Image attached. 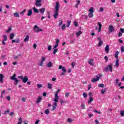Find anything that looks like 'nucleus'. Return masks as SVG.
Masks as SVG:
<instances>
[{"label": "nucleus", "instance_id": "cd10ccee", "mask_svg": "<svg viewBox=\"0 0 124 124\" xmlns=\"http://www.w3.org/2000/svg\"><path fill=\"white\" fill-rule=\"evenodd\" d=\"M13 38H14V33H12L10 35V39H11V40H12Z\"/></svg>", "mask_w": 124, "mask_h": 124}, {"label": "nucleus", "instance_id": "412c9836", "mask_svg": "<svg viewBox=\"0 0 124 124\" xmlns=\"http://www.w3.org/2000/svg\"><path fill=\"white\" fill-rule=\"evenodd\" d=\"M92 101H93V97H92V96H90V99L88 101V103L89 104H91V103H92Z\"/></svg>", "mask_w": 124, "mask_h": 124}, {"label": "nucleus", "instance_id": "37998d69", "mask_svg": "<svg viewBox=\"0 0 124 124\" xmlns=\"http://www.w3.org/2000/svg\"><path fill=\"white\" fill-rule=\"evenodd\" d=\"M74 24L75 27H78V22H77V21H75L74 22Z\"/></svg>", "mask_w": 124, "mask_h": 124}, {"label": "nucleus", "instance_id": "473e14b6", "mask_svg": "<svg viewBox=\"0 0 124 124\" xmlns=\"http://www.w3.org/2000/svg\"><path fill=\"white\" fill-rule=\"evenodd\" d=\"M65 24H63L62 26V31H65Z\"/></svg>", "mask_w": 124, "mask_h": 124}, {"label": "nucleus", "instance_id": "9b49d317", "mask_svg": "<svg viewBox=\"0 0 124 124\" xmlns=\"http://www.w3.org/2000/svg\"><path fill=\"white\" fill-rule=\"evenodd\" d=\"M42 100V97H41V96H39L38 98H37V100L36 101V103L37 104H39L40 102H41V101Z\"/></svg>", "mask_w": 124, "mask_h": 124}, {"label": "nucleus", "instance_id": "aec40b11", "mask_svg": "<svg viewBox=\"0 0 124 124\" xmlns=\"http://www.w3.org/2000/svg\"><path fill=\"white\" fill-rule=\"evenodd\" d=\"M46 66L47 67H52L53 66V63L51 62H49L47 63Z\"/></svg>", "mask_w": 124, "mask_h": 124}, {"label": "nucleus", "instance_id": "72a5a7b5", "mask_svg": "<svg viewBox=\"0 0 124 124\" xmlns=\"http://www.w3.org/2000/svg\"><path fill=\"white\" fill-rule=\"evenodd\" d=\"M120 64L119 63V59H117L115 62V66H119Z\"/></svg>", "mask_w": 124, "mask_h": 124}, {"label": "nucleus", "instance_id": "4d7b16f0", "mask_svg": "<svg viewBox=\"0 0 124 124\" xmlns=\"http://www.w3.org/2000/svg\"><path fill=\"white\" fill-rule=\"evenodd\" d=\"M47 15H48V19H50V18H51V16H50V12H47Z\"/></svg>", "mask_w": 124, "mask_h": 124}, {"label": "nucleus", "instance_id": "4c0bfd02", "mask_svg": "<svg viewBox=\"0 0 124 124\" xmlns=\"http://www.w3.org/2000/svg\"><path fill=\"white\" fill-rule=\"evenodd\" d=\"M11 30H12V29L11 27H9L8 30L6 31V32H7V33H9V32H10V31H11Z\"/></svg>", "mask_w": 124, "mask_h": 124}, {"label": "nucleus", "instance_id": "58836bf2", "mask_svg": "<svg viewBox=\"0 0 124 124\" xmlns=\"http://www.w3.org/2000/svg\"><path fill=\"white\" fill-rule=\"evenodd\" d=\"M98 87H99V88H104V84H103L102 83H100V84H98Z\"/></svg>", "mask_w": 124, "mask_h": 124}, {"label": "nucleus", "instance_id": "dca6fc26", "mask_svg": "<svg viewBox=\"0 0 124 124\" xmlns=\"http://www.w3.org/2000/svg\"><path fill=\"white\" fill-rule=\"evenodd\" d=\"M59 69H62L63 72H66V68H65V67H62V65L59 66Z\"/></svg>", "mask_w": 124, "mask_h": 124}, {"label": "nucleus", "instance_id": "f03ea898", "mask_svg": "<svg viewBox=\"0 0 124 124\" xmlns=\"http://www.w3.org/2000/svg\"><path fill=\"white\" fill-rule=\"evenodd\" d=\"M11 80L15 81V85H17L19 84V80L16 78V74H14L13 76L10 77Z\"/></svg>", "mask_w": 124, "mask_h": 124}, {"label": "nucleus", "instance_id": "39448f33", "mask_svg": "<svg viewBox=\"0 0 124 124\" xmlns=\"http://www.w3.org/2000/svg\"><path fill=\"white\" fill-rule=\"evenodd\" d=\"M89 11L90 12L89 15H88V16L89 17V18H93V7H91L89 10Z\"/></svg>", "mask_w": 124, "mask_h": 124}, {"label": "nucleus", "instance_id": "79ce46f5", "mask_svg": "<svg viewBox=\"0 0 124 124\" xmlns=\"http://www.w3.org/2000/svg\"><path fill=\"white\" fill-rule=\"evenodd\" d=\"M21 54H18L17 56H15L14 57V59H15V60H17V59H18V58H19V57H21Z\"/></svg>", "mask_w": 124, "mask_h": 124}, {"label": "nucleus", "instance_id": "5fc2aeb1", "mask_svg": "<svg viewBox=\"0 0 124 124\" xmlns=\"http://www.w3.org/2000/svg\"><path fill=\"white\" fill-rule=\"evenodd\" d=\"M20 42L19 39H16V43H19Z\"/></svg>", "mask_w": 124, "mask_h": 124}, {"label": "nucleus", "instance_id": "bb28decb", "mask_svg": "<svg viewBox=\"0 0 124 124\" xmlns=\"http://www.w3.org/2000/svg\"><path fill=\"white\" fill-rule=\"evenodd\" d=\"M14 16H15V17H20V14L18 12L14 13Z\"/></svg>", "mask_w": 124, "mask_h": 124}, {"label": "nucleus", "instance_id": "a878e982", "mask_svg": "<svg viewBox=\"0 0 124 124\" xmlns=\"http://www.w3.org/2000/svg\"><path fill=\"white\" fill-rule=\"evenodd\" d=\"M32 9L34 12H35V13H39V11H38V10L36 8H35V7H33L32 8Z\"/></svg>", "mask_w": 124, "mask_h": 124}, {"label": "nucleus", "instance_id": "6e6552de", "mask_svg": "<svg viewBox=\"0 0 124 124\" xmlns=\"http://www.w3.org/2000/svg\"><path fill=\"white\" fill-rule=\"evenodd\" d=\"M46 60V57H42L41 58V61L40 62V63L39 64V66H43V63H44V62Z\"/></svg>", "mask_w": 124, "mask_h": 124}, {"label": "nucleus", "instance_id": "1a4fd4ad", "mask_svg": "<svg viewBox=\"0 0 124 124\" xmlns=\"http://www.w3.org/2000/svg\"><path fill=\"white\" fill-rule=\"evenodd\" d=\"M95 77L96 78H93L91 80V82L92 83H94L95 82L99 81V79H100V77H99V76H95Z\"/></svg>", "mask_w": 124, "mask_h": 124}, {"label": "nucleus", "instance_id": "e433bc0d", "mask_svg": "<svg viewBox=\"0 0 124 124\" xmlns=\"http://www.w3.org/2000/svg\"><path fill=\"white\" fill-rule=\"evenodd\" d=\"M19 121L18 123V124H22V123L23 122V120H22V118L20 117L19 118Z\"/></svg>", "mask_w": 124, "mask_h": 124}, {"label": "nucleus", "instance_id": "5701e85b", "mask_svg": "<svg viewBox=\"0 0 124 124\" xmlns=\"http://www.w3.org/2000/svg\"><path fill=\"white\" fill-rule=\"evenodd\" d=\"M119 54H120V52H119L118 51H117L115 53V57L117 60H119V56H118Z\"/></svg>", "mask_w": 124, "mask_h": 124}, {"label": "nucleus", "instance_id": "f257e3e1", "mask_svg": "<svg viewBox=\"0 0 124 124\" xmlns=\"http://www.w3.org/2000/svg\"><path fill=\"white\" fill-rule=\"evenodd\" d=\"M60 7H61L60 2L59 1H57L55 6V11L54 12L55 14L53 15V17H54L55 19H57L59 16V10H60Z\"/></svg>", "mask_w": 124, "mask_h": 124}, {"label": "nucleus", "instance_id": "864d4df0", "mask_svg": "<svg viewBox=\"0 0 124 124\" xmlns=\"http://www.w3.org/2000/svg\"><path fill=\"white\" fill-rule=\"evenodd\" d=\"M67 122H68V123H72V120L71 119L68 118V119H67Z\"/></svg>", "mask_w": 124, "mask_h": 124}, {"label": "nucleus", "instance_id": "7c9ffc66", "mask_svg": "<svg viewBox=\"0 0 124 124\" xmlns=\"http://www.w3.org/2000/svg\"><path fill=\"white\" fill-rule=\"evenodd\" d=\"M102 44H103V41H99V43L98 44V47H100V46H101V45H102Z\"/></svg>", "mask_w": 124, "mask_h": 124}, {"label": "nucleus", "instance_id": "de8ad7c7", "mask_svg": "<svg viewBox=\"0 0 124 124\" xmlns=\"http://www.w3.org/2000/svg\"><path fill=\"white\" fill-rule=\"evenodd\" d=\"M81 108L82 109H85V104H82L81 105Z\"/></svg>", "mask_w": 124, "mask_h": 124}, {"label": "nucleus", "instance_id": "ddd939ff", "mask_svg": "<svg viewBox=\"0 0 124 124\" xmlns=\"http://www.w3.org/2000/svg\"><path fill=\"white\" fill-rule=\"evenodd\" d=\"M110 50V47H109V45H107L105 48V51L106 52L107 54L109 53V51Z\"/></svg>", "mask_w": 124, "mask_h": 124}, {"label": "nucleus", "instance_id": "f8f14e48", "mask_svg": "<svg viewBox=\"0 0 124 124\" xmlns=\"http://www.w3.org/2000/svg\"><path fill=\"white\" fill-rule=\"evenodd\" d=\"M56 45L54 46V49H56V48L59 46V43H60V40L59 39H56Z\"/></svg>", "mask_w": 124, "mask_h": 124}, {"label": "nucleus", "instance_id": "ea45409f", "mask_svg": "<svg viewBox=\"0 0 124 124\" xmlns=\"http://www.w3.org/2000/svg\"><path fill=\"white\" fill-rule=\"evenodd\" d=\"M59 51V49L58 48H55L54 51H53V54L54 55H56V53Z\"/></svg>", "mask_w": 124, "mask_h": 124}, {"label": "nucleus", "instance_id": "774afa93", "mask_svg": "<svg viewBox=\"0 0 124 124\" xmlns=\"http://www.w3.org/2000/svg\"><path fill=\"white\" fill-rule=\"evenodd\" d=\"M120 31L122 32V33H124V29L123 28L120 29Z\"/></svg>", "mask_w": 124, "mask_h": 124}, {"label": "nucleus", "instance_id": "a211bd4d", "mask_svg": "<svg viewBox=\"0 0 124 124\" xmlns=\"http://www.w3.org/2000/svg\"><path fill=\"white\" fill-rule=\"evenodd\" d=\"M93 59H91L89 61L88 63H89V64H90V65H92L93 66L94 65V64H93Z\"/></svg>", "mask_w": 124, "mask_h": 124}, {"label": "nucleus", "instance_id": "69168bd1", "mask_svg": "<svg viewBox=\"0 0 124 124\" xmlns=\"http://www.w3.org/2000/svg\"><path fill=\"white\" fill-rule=\"evenodd\" d=\"M121 52H122L123 53H124V46H122L121 47Z\"/></svg>", "mask_w": 124, "mask_h": 124}, {"label": "nucleus", "instance_id": "49530a36", "mask_svg": "<svg viewBox=\"0 0 124 124\" xmlns=\"http://www.w3.org/2000/svg\"><path fill=\"white\" fill-rule=\"evenodd\" d=\"M47 50H48V51H51V50H52V46L51 45L48 46Z\"/></svg>", "mask_w": 124, "mask_h": 124}, {"label": "nucleus", "instance_id": "a18cd8bd", "mask_svg": "<svg viewBox=\"0 0 124 124\" xmlns=\"http://www.w3.org/2000/svg\"><path fill=\"white\" fill-rule=\"evenodd\" d=\"M26 11H27V9H24L23 11H22L21 13L20 14L21 15H24L25 12H26Z\"/></svg>", "mask_w": 124, "mask_h": 124}, {"label": "nucleus", "instance_id": "f704fd0d", "mask_svg": "<svg viewBox=\"0 0 124 124\" xmlns=\"http://www.w3.org/2000/svg\"><path fill=\"white\" fill-rule=\"evenodd\" d=\"M3 41H6L7 40V36L6 35H4L3 36Z\"/></svg>", "mask_w": 124, "mask_h": 124}, {"label": "nucleus", "instance_id": "423d86ee", "mask_svg": "<svg viewBox=\"0 0 124 124\" xmlns=\"http://www.w3.org/2000/svg\"><path fill=\"white\" fill-rule=\"evenodd\" d=\"M33 31L34 32H39V31H42V29H39L38 26L35 25L33 28Z\"/></svg>", "mask_w": 124, "mask_h": 124}, {"label": "nucleus", "instance_id": "0e129e2a", "mask_svg": "<svg viewBox=\"0 0 124 124\" xmlns=\"http://www.w3.org/2000/svg\"><path fill=\"white\" fill-rule=\"evenodd\" d=\"M104 59H105V60H106V62H108V57H107V56H105L104 57Z\"/></svg>", "mask_w": 124, "mask_h": 124}, {"label": "nucleus", "instance_id": "6ab92c4d", "mask_svg": "<svg viewBox=\"0 0 124 124\" xmlns=\"http://www.w3.org/2000/svg\"><path fill=\"white\" fill-rule=\"evenodd\" d=\"M32 15V9H29V10L28 12L27 13V16H31Z\"/></svg>", "mask_w": 124, "mask_h": 124}, {"label": "nucleus", "instance_id": "13d9d810", "mask_svg": "<svg viewBox=\"0 0 124 124\" xmlns=\"http://www.w3.org/2000/svg\"><path fill=\"white\" fill-rule=\"evenodd\" d=\"M57 108V107L55 106H52V110L53 111H55V110H56V109Z\"/></svg>", "mask_w": 124, "mask_h": 124}, {"label": "nucleus", "instance_id": "a19ab883", "mask_svg": "<svg viewBox=\"0 0 124 124\" xmlns=\"http://www.w3.org/2000/svg\"><path fill=\"white\" fill-rule=\"evenodd\" d=\"M83 97H84V98H87V97L88 96V94H87L85 93H83Z\"/></svg>", "mask_w": 124, "mask_h": 124}, {"label": "nucleus", "instance_id": "393cba45", "mask_svg": "<svg viewBox=\"0 0 124 124\" xmlns=\"http://www.w3.org/2000/svg\"><path fill=\"white\" fill-rule=\"evenodd\" d=\"M40 12L42 13V14H44V12H45V8H42L40 9Z\"/></svg>", "mask_w": 124, "mask_h": 124}, {"label": "nucleus", "instance_id": "c9c22d12", "mask_svg": "<svg viewBox=\"0 0 124 124\" xmlns=\"http://www.w3.org/2000/svg\"><path fill=\"white\" fill-rule=\"evenodd\" d=\"M67 27L69 28V27L70 26V24H71V21L69 20H67Z\"/></svg>", "mask_w": 124, "mask_h": 124}, {"label": "nucleus", "instance_id": "3c124183", "mask_svg": "<svg viewBox=\"0 0 124 124\" xmlns=\"http://www.w3.org/2000/svg\"><path fill=\"white\" fill-rule=\"evenodd\" d=\"M119 79H116L115 80V84L116 85H118L119 84Z\"/></svg>", "mask_w": 124, "mask_h": 124}, {"label": "nucleus", "instance_id": "4468645a", "mask_svg": "<svg viewBox=\"0 0 124 124\" xmlns=\"http://www.w3.org/2000/svg\"><path fill=\"white\" fill-rule=\"evenodd\" d=\"M58 93H55V98L54 100V101H55V102H58V101H59V96L58 95Z\"/></svg>", "mask_w": 124, "mask_h": 124}, {"label": "nucleus", "instance_id": "c85d7f7f", "mask_svg": "<svg viewBox=\"0 0 124 124\" xmlns=\"http://www.w3.org/2000/svg\"><path fill=\"white\" fill-rule=\"evenodd\" d=\"M53 85H52V84L51 83H48L47 84V89H49V90H52V87Z\"/></svg>", "mask_w": 124, "mask_h": 124}, {"label": "nucleus", "instance_id": "9d476101", "mask_svg": "<svg viewBox=\"0 0 124 124\" xmlns=\"http://www.w3.org/2000/svg\"><path fill=\"white\" fill-rule=\"evenodd\" d=\"M108 31L110 32H113L115 31V29L114 28V27L112 25H109L108 26Z\"/></svg>", "mask_w": 124, "mask_h": 124}, {"label": "nucleus", "instance_id": "2f4dec72", "mask_svg": "<svg viewBox=\"0 0 124 124\" xmlns=\"http://www.w3.org/2000/svg\"><path fill=\"white\" fill-rule=\"evenodd\" d=\"M45 113L46 114V115H49V113H50V111H49V109H46L45 110Z\"/></svg>", "mask_w": 124, "mask_h": 124}, {"label": "nucleus", "instance_id": "6e6d98bb", "mask_svg": "<svg viewBox=\"0 0 124 124\" xmlns=\"http://www.w3.org/2000/svg\"><path fill=\"white\" fill-rule=\"evenodd\" d=\"M65 97H68L69 96V93H65Z\"/></svg>", "mask_w": 124, "mask_h": 124}, {"label": "nucleus", "instance_id": "c756f323", "mask_svg": "<svg viewBox=\"0 0 124 124\" xmlns=\"http://www.w3.org/2000/svg\"><path fill=\"white\" fill-rule=\"evenodd\" d=\"M82 31H79L78 32H77V36L79 37V36L80 35V34H82Z\"/></svg>", "mask_w": 124, "mask_h": 124}, {"label": "nucleus", "instance_id": "052dcab7", "mask_svg": "<svg viewBox=\"0 0 124 124\" xmlns=\"http://www.w3.org/2000/svg\"><path fill=\"white\" fill-rule=\"evenodd\" d=\"M9 109H7V110L5 111L4 112V114L5 115V114H6V113H9Z\"/></svg>", "mask_w": 124, "mask_h": 124}, {"label": "nucleus", "instance_id": "09e8293b", "mask_svg": "<svg viewBox=\"0 0 124 124\" xmlns=\"http://www.w3.org/2000/svg\"><path fill=\"white\" fill-rule=\"evenodd\" d=\"M76 64V63L75 62H73L72 63V67H74L75 66V65Z\"/></svg>", "mask_w": 124, "mask_h": 124}, {"label": "nucleus", "instance_id": "20e7f679", "mask_svg": "<svg viewBox=\"0 0 124 124\" xmlns=\"http://www.w3.org/2000/svg\"><path fill=\"white\" fill-rule=\"evenodd\" d=\"M109 71H110V72H113V67H112V65L109 64L108 65V67H106L104 68V71L105 72H108V71H109Z\"/></svg>", "mask_w": 124, "mask_h": 124}, {"label": "nucleus", "instance_id": "8fccbe9b", "mask_svg": "<svg viewBox=\"0 0 124 124\" xmlns=\"http://www.w3.org/2000/svg\"><path fill=\"white\" fill-rule=\"evenodd\" d=\"M123 36V33L122 32H121V31H119V33H118V36L119 37H121V36Z\"/></svg>", "mask_w": 124, "mask_h": 124}, {"label": "nucleus", "instance_id": "680f3d73", "mask_svg": "<svg viewBox=\"0 0 124 124\" xmlns=\"http://www.w3.org/2000/svg\"><path fill=\"white\" fill-rule=\"evenodd\" d=\"M37 87L39 88H42V85H41V84H37Z\"/></svg>", "mask_w": 124, "mask_h": 124}, {"label": "nucleus", "instance_id": "f3484780", "mask_svg": "<svg viewBox=\"0 0 124 124\" xmlns=\"http://www.w3.org/2000/svg\"><path fill=\"white\" fill-rule=\"evenodd\" d=\"M98 26H99L98 31V32H100L101 31V28L102 27V25L100 22H98Z\"/></svg>", "mask_w": 124, "mask_h": 124}, {"label": "nucleus", "instance_id": "0eeeda50", "mask_svg": "<svg viewBox=\"0 0 124 124\" xmlns=\"http://www.w3.org/2000/svg\"><path fill=\"white\" fill-rule=\"evenodd\" d=\"M41 1H42V0H36L35 4L37 7H39L42 5V4H41Z\"/></svg>", "mask_w": 124, "mask_h": 124}, {"label": "nucleus", "instance_id": "338daca9", "mask_svg": "<svg viewBox=\"0 0 124 124\" xmlns=\"http://www.w3.org/2000/svg\"><path fill=\"white\" fill-rule=\"evenodd\" d=\"M6 98L7 100H8L9 101H10V99H11V98H10V96H7L6 97Z\"/></svg>", "mask_w": 124, "mask_h": 124}, {"label": "nucleus", "instance_id": "b1692460", "mask_svg": "<svg viewBox=\"0 0 124 124\" xmlns=\"http://www.w3.org/2000/svg\"><path fill=\"white\" fill-rule=\"evenodd\" d=\"M106 91H107V88H104L101 90V93L102 94H104L106 93Z\"/></svg>", "mask_w": 124, "mask_h": 124}, {"label": "nucleus", "instance_id": "2eb2a0df", "mask_svg": "<svg viewBox=\"0 0 124 124\" xmlns=\"http://www.w3.org/2000/svg\"><path fill=\"white\" fill-rule=\"evenodd\" d=\"M3 78H4V76L2 74H0V83H3Z\"/></svg>", "mask_w": 124, "mask_h": 124}, {"label": "nucleus", "instance_id": "7ed1b4c3", "mask_svg": "<svg viewBox=\"0 0 124 124\" xmlns=\"http://www.w3.org/2000/svg\"><path fill=\"white\" fill-rule=\"evenodd\" d=\"M18 78L21 79L22 80V82H23L24 83H27V82L29 81V78H28V77L27 76H24V77H23V76H18Z\"/></svg>", "mask_w": 124, "mask_h": 124}, {"label": "nucleus", "instance_id": "4be33fe9", "mask_svg": "<svg viewBox=\"0 0 124 124\" xmlns=\"http://www.w3.org/2000/svg\"><path fill=\"white\" fill-rule=\"evenodd\" d=\"M29 39H30V36L27 35L24 39V42H28V41H29Z\"/></svg>", "mask_w": 124, "mask_h": 124}, {"label": "nucleus", "instance_id": "603ef678", "mask_svg": "<svg viewBox=\"0 0 124 124\" xmlns=\"http://www.w3.org/2000/svg\"><path fill=\"white\" fill-rule=\"evenodd\" d=\"M36 47H37V45H36V44H34L33 46V49H36Z\"/></svg>", "mask_w": 124, "mask_h": 124}, {"label": "nucleus", "instance_id": "bf43d9fd", "mask_svg": "<svg viewBox=\"0 0 124 124\" xmlns=\"http://www.w3.org/2000/svg\"><path fill=\"white\" fill-rule=\"evenodd\" d=\"M120 115H121V116H124V110H122L121 111Z\"/></svg>", "mask_w": 124, "mask_h": 124}, {"label": "nucleus", "instance_id": "e2e57ef3", "mask_svg": "<svg viewBox=\"0 0 124 124\" xmlns=\"http://www.w3.org/2000/svg\"><path fill=\"white\" fill-rule=\"evenodd\" d=\"M13 115H14V112H11L9 113V115L12 117V116H13Z\"/></svg>", "mask_w": 124, "mask_h": 124}, {"label": "nucleus", "instance_id": "c03bdc74", "mask_svg": "<svg viewBox=\"0 0 124 124\" xmlns=\"http://www.w3.org/2000/svg\"><path fill=\"white\" fill-rule=\"evenodd\" d=\"M59 25H58V26L59 27H61V25H62V24H63V21H62V20H60L59 21Z\"/></svg>", "mask_w": 124, "mask_h": 124}]
</instances>
